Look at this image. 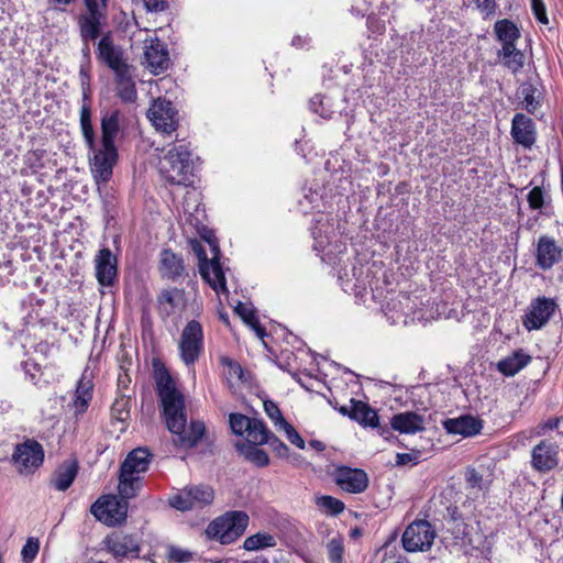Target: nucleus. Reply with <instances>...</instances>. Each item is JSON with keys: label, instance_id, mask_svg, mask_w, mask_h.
Listing matches in <instances>:
<instances>
[{"label": "nucleus", "instance_id": "f257e3e1", "mask_svg": "<svg viewBox=\"0 0 563 563\" xmlns=\"http://www.w3.org/2000/svg\"><path fill=\"white\" fill-rule=\"evenodd\" d=\"M153 366L156 391L168 430L177 435L176 441L179 445L184 448L197 445L205 434V424L201 421H191L187 428L184 395L163 364L156 361Z\"/></svg>", "mask_w": 563, "mask_h": 563}, {"label": "nucleus", "instance_id": "f03ea898", "mask_svg": "<svg viewBox=\"0 0 563 563\" xmlns=\"http://www.w3.org/2000/svg\"><path fill=\"white\" fill-rule=\"evenodd\" d=\"M152 454L146 448L132 450L120 467L119 494L123 499L133 498L141 488V474L148 470Z\"/></svg>", "mask_w": 563, "mask_h": 563}, {"label": "nucleus", "instance_id": "7ed1b4c3", "mask_svg": "<svg viewBox=\"0 0 563 563\" xmlns=\"http://www.w3.org/2000/svg\"><path fill=\"white\" fill-rule=\"evenodd\" d=\"M158 172L170 184L187 185L191 183L192 163L187 146L184 144L172 145L159 158Z\"/></svg>", "mask_w": 563, "mask_h": 563}, {"label": "nucleus", "instance_id": "20e7f679", "mask_svg": "<svg viewBox=\"0 0 563 563\" xmlns=\"http://www.w3.org/2000/svg\"><path fill=\"white\" fill-rule=\"evenodd\" d=\"M249 520L244 511H230L213 520L208 526L207 533L222 544H230L245 532Z\"/></svg>", "mask_w": 563, "mask_h": 563}, {"label": "nucleus", "instance_id": "39448f33", "mask_svg": "<svg viewBox=\"0 0 563 563\" xmlns=\"http://www.w3.org/2000/svg\"><path fill=\"white\" fill-rule=\"evenodd\" d=\"M11 461L19 474H33L43 464V446L34 439H26L15 445Z\"/></svg>", "mask_w": 563, "mask_h": 563}, {"label": "nucleus", "instance_id": "423d86ee", "mask_svg": "<svg viewBox=\"0 0 563 563\" xmlns=\"http://www.w3.org/2000/svg\"><path fill=\"white\" fill-rule=\"evenodd\" d=\"M437 532L430 522L416 520L410 523L402 534V545L408 552L428 551L431 549Z\"/></svg>", "mask_w": 563, "mask_h": 563}, {"label": "nucleus", "instance_id": "0eeeda50", "mask_svg": "<svg viewBox=\"0 0 563 563\" xmlns=\"http://www.w3.org/2000/svg\"><path fill=\"white\" fill-rule=\"evenodd\" d=\"M213 490L209 486L186 487L169 498V505L180 511L199 509L213 500Z\"/></svg>", "mask_w": 563, "mask_h": 563}, {"label": "nucleus", "instance_id": "6e6552de", "mask_svg": "<svg viewBox=\"0 0 563 563\" xmlns=\"http://www.w3.org/2000/svg\"><path fill=\"white\" fill-rule=\"evenodd\" d=\"M92 152L90 158V169L95 181L100 185L107 184L113 173V167L118 162L117 147L97 146L89 148Z\"/></svg>", "mask_w": 563, "mask_h": 563}, {"label": "nucleus", "instance_id": "1a4fd4ad", "mask_svg": "<svg viewBox=\"0 0 563 563\" xmlns=\"http://www.w3.org/2000/svg\"><path fill=\"white\" fill-rule=\"evenodd\" d=\"M91 514L107 526L122 523L126 518L128 504L115 496L99 498L90 508Z\"/></svg>", "mask_w": 563, "mask_h": 563}, {"label": "nucleus", "instance_id": "9d476101", "mask_svg": "<svg viewBox=\"0 0 563 563\" xmlns=\"http://www.w3.org/2000/svg\"><path fill=\"white\" fill-rule=\"evenodd\" d=\"M202 339L201 324L196 320L188 322L179 342L180 356L186 365H191L198 360L202 350Z\"/></svg>", "mask_w": 563, "mask_h": 563}, {"label": "nucleus", "instance_id": "9b49d317", "mask_svg": "<svg viewBox=\"0 0 563 563\" xmlns=\"http://www.w3.org/2000/svg\"><path fill=\"white\" fill-rule=\"evenodd\" d=\"M147 118L162 133L170 134L178 126V112L170 101L156 99L147 111Z\"/></svg>", "mask_w": 563, "mask_h": 563}, {"label": "nucleus", "instance_id": "f8f14e48", "mask_svg": "<svg viewBox=\"0 0 563 563\" xmlns=\"http://www.w3.org/2000/svg\"><path fill=\"white\" fill-rule=\"evenodd\" d=\"M558 308L554 299L538 297L534 299L523 319V325L528 331L539 330L544 327Z\"/></svg>", "mask_w": 563, "mask_h": 563}, {"label": "nucleus", "instance_id": "ddd939ff", "mask_svg": "<svg viewBox=\"0 0 563 563\" xmlns=\"http://www.w3.org/2000/svg\"><path fill=\"white\" fill-rule=\"evenodd\" d=\"M143 49V63L153 74L158 75L168 68V51L157 37L146 38Z\"/></svg>", "mask_w": 563, "mask_h": 563}, {"label": "nucleus", "instance_id": "4468645a", "mask_svg": "<svg viewBox=\"0 0 563 563\" xmlns=\"http://www.w3.org/2000/svg\"><path fill=\"white\" fill-rule=\"evenodd\" d=\"M559 446L547 440L540 441L531 451V466L539 473H549L559 465Z\"/></svg>", "mask_w": 563, "mask_h": 563}, {"label": "nucleus", "instance_id": "2eb2a0df", "mask_svg": "<svg viewBox=\"0 0 563 563\" xmlns=\"http://www.w3.org/2000/svg\"><path fill=\"white\" fill-rule=\"evenodd\" d=\"M335 484L344 492L351 494L363 493L368 486V476L361 468L339 466L334 473Z\"/></svg>", "mask_w": 563, "mask_h": 563}, {"label": "nucleus", "instance_id": "dca6fc26", "mask_svg": "<svg viewBox=\"0 0 563 563\" xmlns=\"http://www.w3.org/2000/svg\"><path fill=\"white\" fill-rule=\"evenodd\" d=\"M208 242L211 249L212 258L209 263L200 265V275L217 292L227 291L224 273L219 263V246L214 241L209 240Z\"/></svg>", "mask_w": 563, "mask_h": 563}, {"label": "nucleus", "instance_id": "f3484780", "mask_svg": "<svg viewBox=\"0 0 563 563\" xmlns=\"http://www.w3.org/2000/svg\"><path fill=\"white\" fill-rule=\"evenodd\" d=\"M563 249L548 235L539 238L536 249V264L543 271L551 269L562 258Z\"/></svg>", "mask_w": 563, "mask_h": 563}, {"label": "nucleus", "instance_id": "a211bd4d", "mask_svg": "<svg viewBox=\"0 0 563 563\" xmlns=\"http://www.w3.org/2000/svg\"><path fill=\"white\" fill-rule=\"evenodd\" d=\"M106 550L114 558H124L129 554L137 555L140 552V544L137 539L132 534H124L122 532H113L107 536L102 541Z\"/></svg>", "mask_w": 563, "mask_h": 563}, {"label": "nucleus", "instance_id": "6ab92c4d", "mask_svg": "<svg viewBox=\"0 0 563 563\" xmlns=\"http://www.w3.org/2000/svg\"><path fill=\"white\" fill-rule=\"evenodd\" d=\"M98 57L114 73L130 67L122 49L113 43L110 34L103 35L98 43Z\"/></svg>", "mask_w": 563, "mask_h": 563}, {"label": "nucleus", "instance_id": "aec40b11", "mask_svg": "<svg viewBox=\"0 0 563 563\" xmlns=\"http://www.w3.org/2000/svg\"><path fill=\"white\" fill-rule=\"evenodd\" d=\"M117 257L109 249H101L95 257L96 277L100 285H113L118 269Z\"/></svg>", "mask_w": 563, "mask_h": 563}, {"label": "nucleus", "instance_id": "412c9836", "mask_svg": "<svg viewBox=\"0 0 563 563\" xmlns=\"http://www.w3.org/2000/svg\"><path fill=\"white\" fill-rule=\"evenodd\" d=\"M185 294L178 288L163 289L157 296V308L162 317L167 318L184 306Z\"/></svg>", "mask_w": 563, "mask_h": 563}, {"label": "nucleus", "instance_id": "4be33fe9", "mask_svg": "<svg viewBox=\"0 0 563 563\" xmlns=\"http://www.w3.org/2000/svg\"><path fill=\"white\" fill-rule=\"evenodd\" d=\"M511 135L517 143L526 147L531 146L536 140L532 120L522 113L515 114Z\"/></svg>", "mask_w": 563, "mask_h": 563}, {"label": "nucleus", "instance_id": "5701e85b", "mask_svg": "<svg viewBox=\"0 0 563 563\" xmlns=\"http://www.w3.org/2000/svg\"><path fill=\"white\" fill-rule=\"evenodd\" d=\"M158 271L163 278L175 280L184 271V264L180 256L170 250H163L161 252Z\"/></svg>", "mask_w": 563, "mask_h": 563}, {"label": "nucleus", "instance_id": "b1692460", "mask_svg": "<svg viewBox=\"0 0 563 563\" xmlns=\"http://www.w3.org/2000/svg\"><path fill=\"white\" fill-rule=\"evenodd\" d=\"M444 428L449 433L472 437L479 433L482 423L471 416H463L456 419H449L444 422Z\"/></svg>", "mask_w": 563, "mask_h": 563}, {"label": "nucleus", "instance_id": "393cba45", "mask_svg": "<svg viewBox=\"0 0 563 563\" xmlns=\"http://www.w3.org/2000/svg\"><path fill=\"white\" fill-rule=\"evenodd\" d=\"M390 426L400 433H416L423 430V418L410 411L400 412L391 418Z\"/></svg>", "mask_w": 563, "mask_h": 563}, {"label": "nucleus", "instance_id": "a878e982", "mask_svg": "<svg viewBox=\"0 0 563 563\" xmlns=\"http://www.w3.org/2000/svg\"><path fill=\"white\" fill-rule=\"evenodd\" d=\"M106 16H99L97 14L82 13L79 16L78 25L80 36L85 43L95 41L101 33V26Z\"/></svg>", "mask_w": 563, "mask_h": 563}, {"label": "nucleus", "instance_id": "bb28decb", "mask_svg": "<svg viewBox=\"0 0 563 563\" xmlns=\"http://www.w3.org/2000/svg\"><path fill=\"white\" fill-rule=\"evenodd\" d=\"M78 473L77 463L74 461H66L57 467L53 477L52 485L55 489L64 492L70 487Z\"/></svg>", "mask_w": 563, "mask_h": 563}, {"label": "nucleus", "instance_id": "cd10ccee", "mask_svg": "<svg viewBox=\"0 0 563 563\" xmlns=\"http://www.w3.org/2000/svg\"><path fill=\"white\" fill-rule=\"evenodd\" d=\"M115 74L118 96L125 102H133L136 99V89L132 76V67H128Z\"/></svg>", "mask_w": 563, "mask_h": 563}, {"label": "nucleus", "instance_id": "c85d7f7f", "mask_svg": "<svg viewBox=\"0 0 563 563\" xmlns=\"http://www.w3.org/2000/svg\"><path fill=\"white\" fill-rule=\"evenodd\" d=\"M120 131L119 112L106 113L101 118V146L115 147L114 140Z\"/></svg>", "mask_w": 563, "mask_h": 563}, {"label": "nucleus", "instance_id": "c756f323", "mask_svg": "<svg viewBox=\"0 0 563 563\" xmlns=\"http://www.w3.org/2000/svg\"><path fill=\"white\" fill-rule=\"evenodd\" d=\"M531 361V357L522 351H516L511 355L500 360L497 368L506 376H514Z\"/></svg>", "mask_w": 563, "mask_h": 563}, {"label": "nucleus", "instance_id": "7c9ffc66", "mask_svg": "<svg viewBox=\"0 0 563 563\" xmlns=\"http://www.w3.org/2000/svg\"><path fill=\"white\" fill-rule=\"evenodd\" d=\"M92 383L89 379L81 378L78 382L73 400L75 413H84L87 410L92 399Z\"/></svg>", "mask_w": 563, "mask_h": 563}, {"label": "nucleus", "instance_id": "2f4dec72", "mask_svg": "<svg viewBox=\"0 0 563 563\" xmlns=\"http://www.w3.org/2000/svg\"><path fill=\"white\" fill-rule=\"evenodd\" d=\"M352 420H355L364 427L376 428L379 423L377 412L372 409L366 402L355 400L354 412Z\"/></svg>", "mask_w": 563, "mask_h": 563}, {"label": "nucleus", "instance_id": "473e14b6", "mask_svg": "<svg viewBox=\"0 0 563 563\" xmlns=\"http://www.w3.org/2000/svg\"><path fill=\"white\" fill-rule=\"evenodd\" d=\"M518 97L522 99L525 109L530 113L537 111L542 99L540 90L530 82H525L520 86Z\"/></svg>", "mask_w": 563, "mask_h": 563}, {"label": "nucleus", "instance_id": "72a5a7b5", "mask_svg": "<svg viewBox=\"0 0 563 563\" xmlns=\"http://www.w3.org/2000/svg\"><path fill=\"white\" fill-rule=\"evenodd\" d=\"M495 33L503 46H516L515 42L519 38L520 33L517 26L509 20H500L495 23Z\"/></svg>", "mask_w": 563, "mask_h": 563}, {"label": "nucleus", "instance_id": "f704fd0d", "mask_svg": "<svg viewBox=\"0 0 563 563\" xmlns=\"http://www.w3.org/2000/svg\"><path fill=\"white\" fill-rule=\"evenodd\" d=\"M498 56L503 59L504 65L512 73L519 71L525 64V55L516 46H503L498 52Z\"/></svg>", "mask_w": 563, "mask_h": 563}, {"label": "nucleus", "instance_id": "c9c22d12", "mask_svg": "<svg viewBox=\"0 0 563 563\" xmlns=\"http://www.w3.org/2000/svg\"><path fill=\"white\" fill-rule=\"evenodd\" d=\"M258 444H241L238 449L241 455L256 466L264 467L269 464V457L267 453L257 446Z\"/></svg>", "mask_w": 563, "mask_h": 563}, {"label": "nucleus", "instance_id": "e433bc0d", "mask_svg": "<svg viewBox=\"0 0 563 563\" xmlns=\"http://www.w3.org/2000/svg\"><path fill=\"white\" fill-rule=\"evenodd\" d=\"M234 311L254 330L258 338L263 339L266 335L265 329L261 327L257 317L255 316V311L250 305L238 302L234 307Z\"/></svg>", "mask_w": 563, "mask_h": 563}, {"label": "nucleus", "instance_id": "4c0bfd02", "mask_svg": "<svg viewBox=\"0 0 563 563\" xmlns=\"http://www.w3.org/2000/svg\"><path fill=\"white\" fill-rule=\"evenodd\" d=\"M80 130L88 148H95V130L91 123L90 107L87 103H84L80 109Z\"/></svg>", "mask_w": 563, "mask_h": 563}, {"label": "nucleus", "instance_id": "58836bf2", "mask_svg": "<svg viewBox=\"0 0 563 563\" xmlns=\"http://www.w3.org/2000/svg\"><path fill=\"white\" fill-rule=\"evenodd\" d=\"M277 544L276 538L267 532H257L244 540L243 548L246 551H257L265 548H273Z\"/></svg>", "mask_w": 563, "mask_h": 563}, {"label": "nucleus", "instance_id": "ea45409f", "mask_svg": "<svg viewBox=\"0 0 563 563\" xmlns=\"http://www.w3.org/2000/svg\"><path fill=\"white\" fill-rule=\"evenodd\" d=\"M272 432L266 428L263 421L252 419L251 427L247 429L245 437L250 444H264L268 441Z\"/></svg>", "mask_w": 563, "mask_h": 563}, {"label": "nucleus", "instance_id": "a19ab883", "mask_svg": "<svg viewBox=\"0 0 563 563\" xmlns=\"http://www.w3.org/2000/svg\"><path fill=\"white\" fill-rule=\"evenodd\" d=\"M317 506L327 515L335 516L341 514L345 506L344 503L332 496H320L316 499Z\"/></svg>", "mask_w": 563, "mask_h": 563}, {"label": "nucleus", "instance_id": "79ce46f5", "mask_svg": "<svg viewBox=\"0 0 563 563\" xmlns=\"http://www.w3.org/2000/svg\"><path fill=\"white\" fill-rule=\"evenodd\" d=\"M468 487L478 490H486L492 484L489 476H484L476 468H468L465 474Z\"/></svg>", "mask_w": 563, "mask_h": 563}, {"label": "nucleus", "instance_id": "37998d69", "mask_svg": "<svg viewBox=\"0 0 563 563\" xmlns=\"http://www.w3.org/2000/svg\"><path fill=\"white\" fill-rule=\"evenodd\" d=\"M252 419L242 413H231L229 423L232 432L236 435H244L251 427Z\"/></svg>", "mask_w": 563, "mask_h": 563}, {"label": "nucleus", "instance_id": "c03bdc74", "mask_svg": "<svg viewBox=\"0 0 563 563\" xmlns=\"http://www.w3.org/2000/svg\"><path fill=\"white\" fill-rule=\"evenodd\" d=\"M328 556L331 563H342L343 560V539L341 537L332 538L327 544Z\"/></svg>", "mask_w": 563, "mask_h": 563}, {"label": "nucleus", "instance_id": "a18cd8bd", "mask_svg": "<svg viewBox=\"0 0 563 563\" xmlns=\"http://www.w3.org/2000/svg\"><path fill=\"white\" fill-rule=\"evenodd\" d=\"M263 407L265 413L269 417V419L273 421L277 429H280L283 426H285V422L287 421L283 417V413L279 410L278 406L273 400H264Z\"/></svg>", "mask_w": 563, "mask_h": 563}, {"label": "nucleus", "instance_id": "49530a36", "mask_svg": "<svg viewBox=\"0 0 563 563\" xmlns=\"http://www.w3.org/2000/svg\"><path fill=\"white\" fill-rule=\"evenodd\" d=\"M38 550H40L38 540L34 539V538H29L21 551L23 563H31L37 555Z\"/></svg>", "mask_w": 563, "mask_h": 563}, {"label": "nucleus", "instance_id": "de8ad7c7", "mask_svg": "<svg viewBox=\"0 0 563 563\" xmlns=\"http://www.w3.org/2000/svg\"><path fill=\"white\" fill-rule=\"evenodd\" d=\"M166 556L170 562L184 563V562L190 561L192 558V554L189 551H186L180 548L168 547Z\"/></svg>", "mask_w": 563, "mask_h": 563}, {"label": "nucleus", "instance_id": "09e8293b", "mask_svg": "<svg viewBox=\"0 0 563 563\" xmlns=\"http://www.w3.org/2000/svg\"><path fill=\"white\" fill-rule=\"evenodd\" d=\"M86 5V12L89 14H97L99 16H106L108 0H84Z\"/></svg>", "mask_w": 563, "mask_h": 563}, {"label": "nucleus", "instance_id": "8fccbe9b", "mask_svg": "<svg viewBox=\"0 0 563 563\" xmlns=\"http://www.w3.org/2000/svg\"><path fill=\"white\" fill-rule=\"evenodd\" d=\"M279 430H283L287 439L297 448L305 449L303 439L289 422H285V426H283Z\"/></svg>", "mask_w": 563, "mask_h": 563}, {"label": "nucleus", "instance_id": "3c124183", "mask_svg": "<svg viewBox=\"0 0 563 563\" xmlns=\"http://www.w3.org/2000/svg\"><path fill=\"white\" fill-rule=\"evenodd\" d=\"M264 444H268L269 448L280 457H286L288 455V446L273 433Z\"/></svg>", "mask_w": 563, "mask_h": 563}, {"label": "nucleus", "instance_id": "603ef678", "mask_svg": "<svg viewBox=\"0 0 563 563\" xmlns=\"http://www.w3.org/2000/svg\"><path fill=\"white\" fill-rule=\"evenodd\" d=\"M560 420V418L553 417L547 420L545 422L540 423L530 431L531 437H541L544 435L547 430L556 429L559 427Z\"/></svg>", "mask_w": 563, "mask_h": 563}, {"label": "nucleus", "instance_id": "864d4df0", "mask_svg": "<svg viewBox=\"0 0 563 563\" xmlns=\"http://www.w3.org/2000/svg\"><path fill=\"white\" fill-rule=\"evenodd\" d=\"M528 202L531 209H541L543 206V191L540 187H534L528 195Z\"/></svg>", "mask_w": 563, "mask_h": 563}, {"label": "nucleus", "instance_id": "5fc2aeb1", "mask_svg": "<svg viewBox=\"0 0 563 563\" xmlns=\"http://www.w3.org/2000/svg\"><path fill=\"white\" fill-rule=\"evenodd\" d=\"M531 7L536 19L542 24H548L549 20L543 0H531Z\"/></svg>", "mask_w": 563, "mask_h": 563}, {"label": "nucleus", "instance_id": "6e6d98bb", "mask_svg": "<svg viewBox=\"0 0 563 563\" xmlns=\"http://www.w3.org/2000/svg\"><path fill=\"white\" fill-rule=\"evenodd\" d=\"M477 8L484 13L485 15H490L495 13L496 10V2L495 0H475Z\"/></svg>", "mask_w": 563, "mask_h": 563}, {"label": "nucleus", "instance_id": "4d7b16f0", "mask_svg": "<svg viewBox=\"0 0 563 563\" xmlns=\"http://www.w3.org/2000/svg\"><path fill=\"white\" fill-rule=\"evenodd\" d=\"M147 10L163 11L166 8V0H143Z\"/></svg>", "mask_w": 563, "mask_h": 563}, {"label": "nucleus", "instance_id": "13d9d810", "mask_svg": "<svg viewBox=\"0 0 563 563\" xmlns=\"http://www.w3.org/2000/svg\"><path fill=\"white\" fill-rule=\"evenodd\" d=\"M418 459V452L415 453H398L396 455V464L405 465L409 462L416 461Z\"/></svg>", "mask_w": 563, "mask_h": 563}, {"label": "nucleus", "instance_id": "bf43d9fd", "mask_svg": "<svg viewBox=\"0 0 563 563\" xmlns=\"http://www.w3.org/2000/svg\"><path fill=\"white\" fill-rule=\"evenodd\" d=\"M192 247H194V251L199 260V266L203 263L207 264L210 262V260L208 258V256L206 254V251L199 243H196Z\"/></svg>", "mask_w": 563, "mask_h": 563}, {"label": "nucleus", "instance_id": "052dcab7", "mask_svg": "<svg viewBox=\"0 0 563 563\" xmlns=\"http://www.w3.org/2000/svg\"><path fill=\"white\" fill-rule=\"evenodd\" d=\"M354 404H355V399H351L350 400V404L349 405H345V406H342L339 408V411L344 415V416H347L352 419L353 417V412H354Z\"/></svg>", "mask_w": 563, "mask_h": 563}, {"label": "nucleus", "instance_id": "680f3d73", "mask_svg": "<svg viewBox=\"0 0 563 563\" xmlns=\"http://www.w3.org/2000/svg\"><path fill=\"white\" fill-rule=\"evenodd\" d=\"M309 446L312 448L313 450L316 451H323L325 445L323 442L321 441H318V440H312L309 442Z\"/></svg>", "mask_w": 563, "mask_h": 563}, {"label": "nucleus", "instance_id": "e2e57ef3", "mask_svg": "<svg viewBox=\"0 0 563 563\" xmlns=\"http://www.w3.org/2000/svg\"><path fill=\"white\" fill-rule=\"evenodd\" d=\"M74 1L75 0H48V2L54 5H68Z\"/></svg>", "mask_w": 563, "mask_h": 563}, {"label": "nucleus", "instance_id": "0e129e2a", "mask_svg": "<svg viewBox=\"0 0 563 563\" xmlns=\"http://www.w3.org/2000/svg\"><path fill=\"white\" fill-rule=\"evenodd\" d=\"M241 563H268V561L264 558H255L253 560L242 561Z\"/></svg>", "mask_w": 563, "mask_h": 563}, {"label": "nucleus", "instance_id": "69168bd1", "mask_svg": "<svg viewBox=\"0 0 563 563\" xmlns=\"http://www.w3.org/2000/svg\"><path fill=\"white\" fill-rule=\"evenodd\" d=\"M82 98H84V101L89 99V88L85 86L84 81H82Z\"/></svg>", "mask_w": 563, "mask_h": 563}, {"label": "nucleus", "instance_id": "338daca9", "mask_svg": "<svg viewBox=\"0 0 563 563\" xmlns=\"http://www.w3.org/2000/svg\"><path fill=\"white\" fill-rule=\"evenodd\" d=\"M231 366H232L233 372H234L235 374H239V376H241V374H242V368H241V366H240V365H238V364H232V363H231Z\"/></svg>", "mask_w": 563, "mask_h": 563}, {"label": "nucleus", "instance_id": "774afa93", "mask_svg": "<svg viewBox=\"0 0 563 563\" xmlns=\"http://www.w3.org/2000/svg\"><path fill=\"white\" fill-rule=\"evenodd\" d=\"M220 319L225 323L229 324V317L227 313L220 312Z\"/></svg>", "mask_w": 563, "mask_h": 563}]
</instances>
